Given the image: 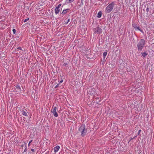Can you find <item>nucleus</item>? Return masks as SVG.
I'll return each instance as SVG.
<instances>
[{
  "mask_svg": "<svg viewBox=\"0 0 154 154\" xmlns=\"http://www.w3.org/2000/svg\"><path fill=\"white\" fill-rule=\"evenodd\" d=\"M79 133H80L81 135L82 136H84L86 134L87 129L85 128V124H82L79 128Z\"/></svg>",
  "mask_w": 154,
  "mask_h": 154,
  "instance_id": "nucleus-1",
  "label": "nucleus"
},
{
  "mask_svg": "<svg viewBox=\"0 0 154 154\" xmlns=\"http://www.w3.org/2000/svg\"><path fill=\"white\" fill-rule=\"evenodd\" d=\"M145 44V41L143 39H141L137 45L138 51H140L144 47Z\"/></svg>",
  "mask_w": 154,
  "mask_h": 154,
  "instance_id": "nucleus-2",
  "label": "nucleus"
},
{
  "mask_svg": "<svg viewBox=\"0 0 154 154\" xmlns=\"http://www.w3.org/2000/svg\"><path fill=\"white\" fill-rule=\"evenodd\" d=\"M114 5V3L112 2L109 4L106 8V13H110L113 9Z\"/></svg>",
  "mask_w": 154,
  "mask_h": 154,
  "instance_id": "nucleus-3",
  "label": "nucleus"
},
{
  "mask_svg": "<svg viewBox=\"0 0 154 154\" xmlns=\"http://www.w3.org/2000/svg\"><path fill=\"white\" fill-rule=\"evenodd\" d=\"M13 91L15 94H18L20 92V88L18 85H16L13 88Z\"/></svg>",
  "mask_w": 154,
  "mask_h": 154,
  "instance_id": "nucleus-4",
  "label": "nucleus"
},
{
  "mask_svg": "<svg viewBox=\"0 0 154 154\" xmlns=\"http://www.w3.org/2000/svg\"><path fill=\"white\" fill-rule=\"evenodd\" d=\"M57 107L54 106H53L51 109V112L55 117H57L58 116V114L57 112Z\"/></svg>",
  "mask_w": 154,
  "mask_h": 154,
  "instance_id": "nucleus-5",
  "label": "nucleus"
},
{
  "mask_svg": "<svg viewBox=\"0 0 154 154\" xmlns=\"http://www.w3.org/2000/svg\"><path fill=\"white\" fill-rule=\"evenodd\" d=\"M94 31L95 34L97 33L100 34L102 32V29L100 27H97L94 29Z\"/></svg>",
  "mask_w": 154,
  "mask_h": 154,
  "instance_id": "nucleus-6",
  "label": "nucleus"
},
{
  "mask_svg": "<svg viewBox=\"0 0 154 154\" xmlns=\"http://www.w3.org/2000/svg\"><path fill=\"white\" fill-rule=\"evenodd\" d=\"M61 5V4H59L55 8V13L56 14H58L60 11V8Z\"/></svg>",
  "mask_w": 154,
  "mask_h": 154,
  "instance_id": "nucleus-7",
  "label": "nucleus"
},
{
  "mask_svg": "<svg viewBox=\"0 0 154 154\" xmlns=\"http://www.w3.org/2000/svg\"><path fill=\"white\" fill-rule=\"evenodd\" d=\"M133 26L136 30H138L140 31L141 32H143V31L140 29L139 27L137 26L136 24H133Z\"/></svg>",
  "mask_w": 154,
  "mask_h": 154,
  "instance_id": "nucleus-8",
  "label": "nucleus"
},
{
  "mask_svg": "<svg viewBox=\"0 0 154 154\" xmlns=\"http://www.w3.org/2000/svg\"><path fill=\"white\" fill-rule=\"evenodd\" d=\"M60 148L59 146H57L54 148V151L55 152H56L58 151Z\"/></svg>",
  "mask_w": 154,
  "mask_h": 154,
  "instance_id": "nucleus-9",
  "label": "nucleus"
},
{
  "mask_svg": "<svg viewBox=\"0 0 154 154\" xmlns=\"http://www.w3.org/2000/svg\"><path fill=\"white\" fill-rule=\"evenodd\" d=\"M26 109H23L22 110V114L23 115L25 116H27V113H26Z\"/></svg>",
  "mask_w": 154,
  "mask_h": 154,
  "instance_id": "nucleus-10",
  "label": "nucleus"
},
{
  "mask_svg": "<svg viewBox=\"0 0 154 154\" xmlns=\"http://www.w3.org/2000/svg\"><path fill=\"white\" fill-rule=\"evenodd\" d=\"M69 9H68L64 10L63 11L62 13V14L63 15H64V14H66L67 12H68L69 11Z\"/></svg>",
  "mask_w": 154,
  "mask_h": 154,
  "instance_id": "nucleus-11",
  "label": "nucleus"
},
{
  "mask_svg": "<svg viewBox=\"0 0 154 154\" xmlns=\"http://www.w3.org/2000/svg\"><path fill=\"white\" fill-rule=\"evenodd\" d=\"M94 89H91L89 91V94L91 95H92L94 93Z\"/></svg>",
  "mask_w": 154,
  "mask_h": 154,
  "instance_id": "nucleus-12",
  "label": "nucleus"
},
{
  "mask_svg": "<svg viewBox=\"0 0 154 154\" xmlns=\"http://www.w3.org/2000/svg\"><path fill=\"white\" fill-rule=\"evenodd\" d=\"M24 150L23 152V153H24L25 152H26L27 151V150L26 149V148H27L26 143H25V142H24Z\"/></svg>",
  "mask_w": 154,
  "mask_h": 154,
  "instance_id": "nucleus-13",
  "label": "nucleus"
},
{
  "mask_svg": "<svg viewBox=\"0 0 154 154\" xmlns=\"http://www.w3.org/2000/svg\"><path fill=\"white\" fill-rule=\"evenodd\" d=\"M102 14V13L101 11H99L97 14V17L99 18H100Z\"/></svg>",
  "mask_w": 154,
  "mask_h": 154,
  "instance_id": "nucleus-14",
  "label": "nucleus"
},
{
  "mask_svg": "<svg viewBox=\"0 0 154 154\" xmlns=\"http://www.w3.org/2000/svg\"><path fill=\"white\" fill-rule=\"evenodd\" d=\"M107 53L106 52H104L103 54V58L105 59V58L106 56L107 55Z\"/></svg>",
  "mask_w": 154,
  "mask_h": 154,
  "instance_id": "nucleus-15",
  "label": "nucleus"
},
{
  "mask_svg": "<svg viewBox=\"0 0 154 154\" xmlns=\"http://www.w3.org/2000/svg\"><path fill=\"white\" fill-rule=\"evenodd\" d=\"M142 55L143 57H145L147 55V54L145 52H144L142 53Z\"/></svg>",
  "mask_w": 154,
  "mask_h": 154,
  "instance_id": "nucleus-16",
  "label": "nucleus"
},
{
  "mask_svg": "<svg viewBox=\"0 0 154 154\" xmlns=\"http://www.w3.org/2000/svg\"><path fill=\"white\" fill-rule=\"evenodd\" d=\"M70 21V19H68V20H67V21H64V24H68V23Z\"/></svg>",
  "mask_w": 154,
  "mask_h": 154,
  "instance_id": "nucleus-17",
  "label": "nucleus"
},
{
  "mask_svg": "<svg viewBox=\"0 0 154 154\" xmlns=\"http://www.w3.org/2000/svg\"><path fill=\"white\" fill-rule=\"evenodd\" d=\"M74 0H66L68 3H71Z\"/></svg>",
  "mask_w": 154,
  "mask_h": 154,
  "instance_id": "nucleus-18",
  "label": "nucleus"
},
{
  "mask_svg": "<svg viewBox=\"0 0 154 154\" xmlns=\"http://www.w3.org/2000/svg\"><path fill=\"white\" fill-rule=\"evenodd\" d=\"M84 0H81V5H80L81 6H82L83 5V1Z\"/></svg>",
  "mask_w": 154,
  "mask_h": 154,
  "instance_id": "nucleus-19",
  "label": "nucleus"
},
{
  "mask_svg": "<svg viewBox=\"0 0 154 154\" xmlns=\"http://www.w3.org/2000/svg\"><path fill=\"white\" fill-rule=\"evenodd\" d=\"M14 34H15L16 33V30L15 29H14L12 30Z\"/></svg>",
  "mask_w": 154,
  "mask_h": 154,
  "instance_id": "nucleus-20",
  "label": "nucleus"
},
{
  "mask_svg": "<svg viewBox=\"0 0 154 154\" xmlns=\"http://www.w3.org/2000/svg\"><path fill=\"white\" fill-rule=\"evenodd\" d=\"M29 20V18H27V19H26L24 21V22H27V21Z\"/></svg>",
  "mask_w": 154,
  "mask_h": 154,
  "instance_id": "nucleus-21",
  "label": "nucleus"
},
{
  "mask_svg": "<svg viewBox=\"0 0 154 154\" xmlns=\"http://www.w3.org/2000/svg\"><path fill=\"white\" fill-rule=\"evenodd\" d=\"M32 142V140H30L29 143H28V145L29 146H30V143Z\"/></svg>",
  "mask_w": 154,
  "mask_h": 154,
  "instance_id": "nucleus-22",
  "label": "nucleus"
},
{
  "mask_svg": "<svg viewBox=\"0 0 154 154\" xmlns=\"http://www.w3.org/2000/svg\"><path fill=\"white\" fill-rule=\"evenodd\" d=\"M141 131V130H140L138 131V134H137V135H139V134H140V132Z\"/></svg>",
  "mask_w": 154,
  "mask_h": 154,
  "instance_id": "nucleus-23",
  "label": "nucleus"
},
{
  "mask_svg": "<svg viewBox=\"0 0 154 154\" xmlns=\"http://www.w3.org/2000/svg\"><path fill=\"white\" fill-rule=\"evenodd\" d=\"M24 144L23 145H22L21 146L22 149H23L24 148Z\"/></svg>",
  "mask_w": 154,
  "mask_h": 154,
  "instance_id": "nucleus-24",
  "label": "nucleus"
},
{
  "mask_svg": "<svg viewBox=\"0 0 154 154\" xmlns=\"http://www.w3.org/2000/svg\"><path fill=\"white\" fill-rule=\"evenodd\" d=\"M17 49H19L20 50H22L21 48L20 47H19L17 48Z\"/></svg>",
  "mask_w": 154,
  "mask_h": 154,
  "instance_id": "nucleus-25",
  "label": "nucleus"
},
{
  "mask_svg": "<svg viewBox=\"0 0 154 154\" xmlns=\"http://www.w3.org/2000/svg\"><path fill=\"white\" fill-rule=\"evenodd\" d=\"M59 84H57L55 87V88H57L59 86Z\"/></svg>",
  "mask_w": 154,
  "mask_h": 154,
  "instance_id": "nucleus-26",
  "label": "nucleus"
},
{
  "mask_svg": "<svg viewBox=\"0 0 154 154\" xmlns=\"http://www.w3.org/2000/svg\"><path fill=\"white\" fill-rule=\"evenodd\" d=\"M63 79H61L60 80V83H62V82H63Z\"/></svg>",
  "mask_w": 154,
  "mask_h": 154,
  "instance_id": "nucleus-27",
  "label": "nucleus"
},
{
  "mask_svg": "<svg viewBox=\"0 0 154 154\" xmlns=\"http://www.w3.org/2000/svg\"><path fill=\"white\" fill-rule=\"evenodd\" d=\"M31 150L33 152H34L35 151L34 149H31Z\"/></svg>",
  "mask_w": 154,
  "mask_h": 154,
  "instance_id": "nucleus-28",
  "label": "nucleus"
}]
</instances>
